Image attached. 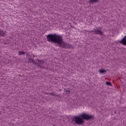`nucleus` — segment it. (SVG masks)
Returning <instances> with one entry per match:
<instances>
[{
    "label": "nucleus",
    "instance_id": "f257e3e1",
    "mask_svg": "<svg viewBox=\"0 0 126 126\" xmlns=\"http://www.w3.org/2000/svg\"><path fill=\"white\" fill-rule=\"evenodd\" d=\"M47 39L48 42H53L55 44H57L59 48L67 49L71 47V45L63 41V39L62 35L56 34H49L47 36Z\"/></svg>",
    "mask_w": 126,
    "mask_h": 126
},
{
    "label": "nucleus",
    "instance_id": "f03ea898",
    "mask_svg": "<svg viewBox=\"0 0 126 126\" xmlns=\"http://www.w3.org/2000/svg\"><path fill=\"white\" fill-rule=\"evenodd\" d=\"M74 119L75 124L80 125L84 124V120H92L94 119V117L92 115H88L85 113H83L80 115V117L78 116L74 117Z\"/></svg>",
    "mask_w": 126,
    "mask_h": 126
},
{
    "label": "nucleus",
    "instance_id": "7ed1b4c3",
    "mask_svg": "<svg viewBox=\"0 0 126 126\" xmlns=\"http://www.w3.org/2000/svg\"><path fill=\"white\" fill-rule=\"evenodd\" d=\"M120 43L122 44V45H124L126 46V36H125L122 40H121Z\"/></svg>",
    "mask_w": 126,
    "mask_h": 126
},
{
    "label": "nucleus",
    "instance_id": "20e7f679",
    "mask_svg": "<svg viewBox=\"0 0 126 126\" xmlns=\"http://www.w3.org/2000/svg\"><path fill=\"white\" fill-rule=\"evenodd\" d=\"M94 33L95 34H98V35H103V32L98 30H95Z\"/></svg>",
    "mask_w": 126,
    "mask_h": 126
},
{
    "label": "nucleus",
    "instance_id": "39448f33",
    "mask_svg": "<svg viewBox=\"0 0 126 126\" xmlns=\"http://www.w3.org/2000/svg\"><path fill=\"white\" fill-rule=\"evenodd\" d=\"M99 72H100V73H105V72H106V70H104V69H100L99 71Z\"/></svg>",
    "mask_w": 126,
    "mask_h": 126
},
{
    "label": "nucleus",
    "instance_id": "423d86ee",
    "mask_svg": "<svg viewBox=\"0 0 126 126\" xmlns=\"http://www.w3.org/2000/svg\"><path fill=\"white\" fill-rule=\"evenodd\" d=\"M25 55V52H24L23 51H19V56H21V55Z\"/></svg>",
    "mask_w": 126,
    "mask_h": 126
},
{
    "label": "nucleus",
    "instance_id": "0eeeda50",
    "mask_svg": "<svg viewBox=\"0 0 126 126\" xmlns=\"http://www.w3.org/2000/svg\"><path fill=\"white\" fill-rule=\"evenodd\" d=\"M0 36H4V33H3V31L0 30Z\"/></svg>",
    "mask_w": 126,
    "mask_h": 126
},
{
    "label": "nucleus",
    "instance_id": "6e6552de",
    "mask_svg": "<svg viewBox=\"0 0 126 126\" xmlns=\"http://www.w3.org/2000/svg\"><path fill=\"white\" fill-rule=\"evenodd\" d=\"M90 2H97L98 0H89Z\"/></svg>",
    "mask_w": 126,
    "mask_h": 126
},
{
    "label": "nucleus",
    "instance_id": "1a4fd4ad",
    "mask_svg": "<svg viewBox=\"0 0 126 126\" xmlns=\"http://www.w3.org/2000/svg\"><path fill=\"white\" fill-rule=\"evenodd\" d=\"M64 92H66V94H69V93H70V91L69 90H65Z\"/></svg>",
    "mask_w": 126,
    "mask_h": 126
},
{
    "label": "nucleus",
    "instance_id": "9d476101",
    "mask_svg": "<svg viewBox=\"0 0 126 126\" xmlns=\"http://www.w3.org/2000/svg\"><path fill=\"white\" fill-rule=\"evenodd\" d=\"M38 63H39L40 64L42 63V64L44 63V62H43L42 60H38Z\"/></svg>",
    "mask_w": 126,
    "mask_h": 126
},
{
    "label": "nucleus",
    "instance_id": "9b49d317",
    "mask_svg": "<svg viewBox=\"0 0 126 126\" xmlns=\"http://www.w3.org/2000/svg\"><path fill=\"white\" fill-rule=\"evenodd\" d=\"M106 85H112L111 83H110L109 82H106Z\"/></svg>",
    "mask_w": 126,
    "mask_h": 126
}]
</instances>
